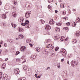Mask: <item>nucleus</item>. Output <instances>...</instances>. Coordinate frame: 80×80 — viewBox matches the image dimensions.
I'll return each mask as SVG.
<instances>
[{"mask_svg":"<svg viewBox=\"0 0 80 80\" xmlns=\"http://www.w3.org/2000/svg\"><path fill=\"white\" fill-rule=\"evenodd\" d=\"M55 30L56 32H60V28H58V27L55 28Z\"/></svg>","mask_w":80,"mask_h":80,"instance_id":"17","label":"nucleus"},{"mask_svg":"<svg viewBox=\"0 0 80 80\" xmlns=\"http://www.w3.org/2000/svg\"><path fill=\"white\" fill-rule=\"evenodd\" d=\"M40 22H41V23L42 24H43L44 23H45V21H44L43 20L41 19L40 20Z\"/></svg>","mask_w":80,"mask_h":80,"instance_id":"28","label":"nucleus"},{"mask_svg":"<svg viewBox=\"0 0 80 80\" xmlns=\"http://www.w3.org/2000/svg\"><path fill=\"white\" fill-rule=\"evenodd\" d=\"M49 23L50 25H53L54 24L55 22L53 21V19H52L49 21Z\"/></svg>","mask_w":80,"mask_h":80,"instance_id":"10","label":"nucleus"},{"mask_svg":"<svg viewBox=\"0 0 80 80\" xmlns=\"http://www.w3.org/2000/svg\"><path fill=\"white\" fill-rule=\"evenodd\" d=\"M26 59H24V61H23L22 63H25L26 62Z\"/></svg>","mask_w":80,"mask_h":80,"instance_id":"46","label":"nucleus"},{"mask_svg":"<svg viewBox=\"0 0 80 80\" xmlns=\"http://www.w3.org/2000/svg\"><path fill=\"white\" fill-rule=\"evenodd\" d=\"M50 40L49 39H48L47 40V43H48V42H50Z\"/></svg>","mask_w":80,"mask_h":80,"instance_id":"44","label":"nucleus"},{"mask_svg":"<svg viewBox=\"0 0 80 80\" xmlns=\"http://www.w3.org/2000/svg\"><path fill=\"white\" fill-rule=\"evenodd\" d=\"M60 38V36L58 35H55L54 36V39L55 40H59V41H60L59 40Z\"/></svg>","mask_w":80,"mask_h":80,"instance_id":"4","label":"nucleus"},{"mask_svg":"<svg viewBox=\"0 0 80 80\" xmlns=\"http://www.w3.org/2000/svg\"><path fill=\"white\" fill-rule=\"evenodd\" d=\"M60 53L63 56H65V55H66V54H65V51L63 50L62 49H61Z\"/></svg>","mask_w":80,"mask_h":80,"instance_id":"5","label":"nucleus"},{"mask_svg":"<svg viewBox=\"0 0 80 80\" xmlns=\"http://www.w3.org/2000/svg\"><path fill=\"white\" fill-rule=\"evenodd\" d=\"M52 47V44H49L47 46V48H49V47Z\"/></svg>","mask_w":80,"mask_h":80,"instance_id":"31","label":"nucleus"},{"mask_svg":"<svg viewBox=\"0 0 80 80\" xmlns=\"http://www.w3.org/2000/svg\"><path fill=\"white\" fill-rule=\"evenodd\" d=\"M55 12L56 13H57L58 12V11H57V10H55Z\"/></svg>","mask_w":80,"mask_h":80,"instance_id":"59","label":"nucleus"},{"mask_svg":"<svg viewBox=\"0 0 80 80\" xmlns=\"http://www.w3.org/2000/svg\"><path fill=\"white\" fill-rule=\"evenodd\" d=\"M36 50L37 52H40V48H36Z\"/></svg>","mask_w":80,"mask_h":80,"instance_id":"24","label":"nucleus"},{"mask_svg":"<svg viewBox=\"0 0 80 80\" xmlns=\"http://www.w3.org/2000/svg\"><path fill=\"white\" fill-rule=\"evenodd\" d=\"M62 38H64V37H61V39H59V40H61V41H63V39H62Z\"/></svg>","mask_w":80,"mask_h":80,"instance_id":"34","label":"nucleus"},{"mask_svg":"<svg viewBox=\"0 0 80 80\" xmlns=\"http://www.w3.org/2000/svg\"><path fill=\"white\" fill-rule=\"evenodd\" d=\"M23 69L27 71L28 70V66H27L24 65L23 68Z\"/></svg>","mask_w":80,"mask_h":80,"instance_id":"11","label":"nucleus"},{"mask_svg":"<svg viewBox=\"0 0 80 80\" xmlns=\"http://www.w3.org/2000/svg\"><path fill=\"white\" fill-rule=\"evenodd\" d=\"M12 15L13 16V17H15L16 16H17V14H16V12H13L12 13Z\"/></svg>","mask_w":80,"mask_h":80,"instance_id":"18","label":"nucleus"},{"mask_svg":"<svg viewBox=\"0 0 80 80\" xmlns=\"http://www.w3.org/2000/svg\"><path fill=\"white\" fill-rule=\"evenodd\" d=\"M76 23H78V22H80V19L79 18H77L76 20Z\"/></svg>","mask_w":80,"mask_h":80,"instance_id":"16","label":"nucleus"},{"mask_svg":"<svg viewBox=\"0 0 80 80\" xmlns=\"http://www.w3.org/2000/svg\"><path fill=\"white\" fill-rule=\"evenodd\" d=\"M11 25L12 27H13V28H16L17 27V25L16 24H13V22H12L11 23Z\"/></svg>","mask_w":80,"mask_h":80,"instance_id":"14","label":"nucleus"},{"mask_svg":"<svg viewBox=\"0 0 80 80\" xmlns=\"http://www.w3.org/2000/svg\"><path fill=\"white\" fill-rule=\"evenodd\" d=\"M30 14H31V11H29V12H27L25 13V16L26 18H28V17H30Z\"/></svg>","mask_w":80,"mask_h":80,"instance_id":"3","label":"nucleus"},{"mask_svg":"<svg viewBox=\"0 0 80 80\" xmlns=\"http://www.w3.org/2000/svg\"><path fill=\"white\" fill-rule=\"evenodd\" d=\"M54 48V47H52L51 48V50H53V48Z\"/></svg>","mask_w":80,"mask_h":80,"instance_id":"50","label":"nucleus"},{"mask_svg":"<svg viewBox=\"0 0 80 80\" xmlns=\"http://www.w3.org/2000/svg\"><path fill=\"white\" fill-rule=\"evenodd\" d=\"M58 68H60V64H58Z\"/></svg>","mask_w":80,"mask_h":80,"instance_id":"41","label":"nucleus"},{"mask_svg":"<svg viewBox=\"0 0 80 80\" xmlns=\"http://www.w3.org/2000/svg\"><path fill=\"white\" fill-rule=\"evenodd\" d=\"M26 50V47L24 46H22L21 48V52H25Z\"/></svg>","mask_w":80,"mask_h":80,"instance_id":"6","label":"nucleus"},{"mask_svg":"<svg viewBox=\"0 0 80 80\" xmlns=\"http://www.w3.org/2000/svg\"><path fill=\"white\" fill-rule=\"evenodd\" d=\"M66 24L67 26H69L70 25V23L69 22H68L67 23H66Z\"/></svg>","mask_w":80,"mask_h":80,"instance_id":"36","label":"nucleus"},{"mask_svg":"<svg viewBox=\"0 0 80 80\" xmlns=\"http://www.w3.org/2000/svg\"><path fill=\"white\" fill-rule=\"evenodd\" d=\"M63 29H64L65 30H68V28L67 27H65Z\"/></svg>","mask_w":80,"mask_h":80,"instance_id":"40","label":"nucleus"},{"mask_svg":"<svg viewBox=\"0 0 80 80\" xmlns=\"http://www.w3.org/2000/svg\"><path fill=\"white\" fill-rule=\"evenodd\" d=\"M45 29L46 30H50L51 29V27L49 25H47Z\"/></svg>","mask_w":80,"mask_h":80,"instance_id":"7","label":"nucleus"},{"mask_svg":"<svg viewBox=\"0 0 80 80\" xmlns=\"http://www.w3.org/2000/svg\"><path fill=\"white\" fill-rule=\"evenodd\" d=\"M13 10H16V7H13Z\"/></svg>","mask_w":80,"mask_h":80,"instance_id":"54","label":"nucleus"},{"mask_svg":"<svg viewBox=\"0 0 80 80\" xmlns=\"http://www.w3.org/2000/svg\"><path fill=\"white\" fill-rule=\"evenodd\" d=\"M59 49V48L58 47H57L55 49V51H57Z\"/></svg>","mask_w":80,"mask_h":80,"instance_id":"35","label":"nucleus"},{"mask_svg":"<svg viewBox=\"0 0 80 80\" xmlns=\"http://www.w3.org/2000/svg\"><path fill=\"white\" fill-rule=\"evenodd\" d=\"M18 30H19V32H23V29L20 28H18Z\"/></svg>","mask_w":80,"mask_h":80,"instance_id":"19","label":"nucleus"},{"mask_svg":"<svg viewBox=\"0 0 80 80\" xmlns=\"http://www.w3.org/2000/svg\"><path fill=\"white\" fill-rule=\"evenodd\" d=\"M14 72L16 74H19L20 73V71L18 69H15L14 70Z\"/></svg>","mask_w":80,"mask_h":80,"instance_id":"8","label":"nucleus"},{"mask_svg":"<svg viewBox=\"0 0 80 80\" xmlns=\"http://www.w3.org/2000/svg\"><path fill=\"white\" fill-rule=\"evenodd\" d=\"M68 40V38H67L66 39H65V41H67Z\"/></svg>","mask_w":80,"mask_h":80,"instance_id":"57","label":"nucleus"},{"mask_svg":"<svg viewBox=\"0 0 80 80\" xmlns=\"http://www.w3.org/2000/svg\"><path fill=\"white\" fill-rule=\"evenodd\" d=\"M2 25L3 26H4V27H6V25L4 23H2Z\"/></svg>","mask_w":80,"mask_h":80,"instance_id":"48","label":"nucleus"},{"mask_svg":"<svg viewBox=\"0 0 80 80\" xmlns=\"http://www.w3.org/2000/svg\"><path fill=\"white\" fill-rule=\"evenodd\" d=\"M17 60H18L20 61V59H16V61H17V62H18V61H17Z\"/></svg>","mask_w":80,"mask_h":80,"instance_id":"55","label":"nucleus"},{"mask_svg":"<svg viewBox=\"0 0 80 80\" xmlns=\"http://www.w3.org/2000/svg\"><path fill=\"white\" fill-rule=\"evenodd\" d=\"M64 58L62 59H61V61L62 62H63V61H64Z\"/></svg>","mask_w":80,"mask_h":80,"instance_id":"51","label":"nucleus"},{"mask_svg":"<svg viewBox=\"0 0 80 80\" xmlns=\"http://www.w3.org/2000/svg\"><path fill=\"white\" fill-rule=\"evenodd\" d=\"M77 62L74 60H72L71 63V65L73 67H75V66H77Z\"/></svg>","mask_w":80,"mask_h":80,"instance_id":"2","label":"nucleus"},{"mask_svg":"<svg viewBox=\"0 0 80 80\" xmlns=\"http://www.w3.org/2000/svg\"><path fill=\"white\" fill-rule=\"evenodd\" d=\"M2 5V1H0V5Z\"/></svg>","mask_w":80,"mask_h":80,"instance_id":"63","label":"nucleus"},{"mask_svg":"<svg viewBox=\"0 0 80 80\" xmlns=\"http://www.w3.org/2000/svg\"><path fill=\"white\" fill-rule=\"evenodd\" d=\"M56 25H58V26H62V23L61 22H59L58 23H57L56 24Z\"/></svg>","mask_w":80,"mask_h":80,"instance_id":"26","label":"nucleus"},{"mask_svg":"<svg viewBox=\"0 0 80 80\" xmlns=\"http://www.w3.org/2000/svg\"><path fill=\"white\" fill-rule=\"evenodd\" d=\"M65 7V6H64V4H62L61 6V7H62V8H64Z\"/></svg>","mask_w":80,"mask_h":80,"instance_id":"43","label":"nucleus"},{"mask_svg":"<svg viewBox=\"0 0 80 80\" xmlns=\"http://www.w3.org/2000/svg\"><path fill=\"white\" fill-rule=\"evenodd\" d=\"M62 13H63V15H65V14H66V12H63Z\"/></svg>","mask_w":80,"mask_h":80,"instance_id":"60","label":"nucleus"},{"mask_svg":"<svg viewBox=\"0 0 80 80\" xmlns=\"http://www.w3.org/2000/svg\"><path fill=\"white\" fill-rule=\"evenodd\" d=\"M45 53H48V51H46V50H45L44 51Z\"/></svg>","mask_w":80,"mask_h":80,"instance_id":"45","label":"nucleus"},{"mask_svg":"<svg viewBox=\"0 0 80 80\" xmlns=\"http://www.w3.org/2000/svg\"><path fill=\"white\" fill-rule=\"evenodd\" d=\"M8 60V58H6L5 59V61L7 62V61Z\"/></svg>","mask_w":80,"mask_h":80,"instance_id":"52","label":"nucleus"},{"mask_svg":"<svg viewBox=\"0 0 80 80\" xmlns=\"http://www.w3.org/2000/svg\"><path fill=\"white\" fill-rule=\"evenodd\" d=\"M41 8H42V7L41 8L40 7H37V8H38V9H40Z\"/></svg>","mask_w":80,"mask_h":80,"instance_id":"56","label":"nucleus"},{"mask_svg":"<svg viewBox=\"0 0 80 80\" xmlns=\"http://www.w3.org/2000/svg\"><path fill=\"white\" fill-rule=\"evenodd\" d=\"M1 17L2 18H3V19H5L7 17V16H5V14H1Z\"/></svg>","mask_w":80,"mask_h":80,"instance_id":"13","label":"nucleus"},{"mask_svg":"<svg viewBox=\"0 0 80 80\" xmlns=\"http://www.w3.org/2000/svg\"><path fill=\"white\" fill-rule=\"evenodd\" d=\"M28 23H29V21L28 20H27L25 22V24L26 25H28Z\"/></svg>","mask_w":80,"mask_h":80,"instance_id":"23","label":"nucleus"},{"mask_svg":"<svg viewBox=\"0 0 80 80\" xmlns=\"http://www.w3.org/2000/svg\"><path fill=\"white\" fill-rule=\"evenodd\" d=\"M72 42H72V43H77V40H76V39H74Z\"/></svg>","mask_w":80,"mask_h":80,"instance_id":"30","label":"nucleus"},{"mask_svg":"<svg viewBox=\"0 0 80 80\" xmlns=\"http://www.w3.org/2000/svg\"><path fill=\"white\" fill-rule=\"evenodd\" d=\"M25 27L27 28H29V25H26L25 26Z\"/></svg>","mask_w":80,"mask_h":80,"instance_id":"47","label":"nucleus"},{"mask_svg":"<svg viewBox=\"0 0 80 80\" xmlns=\"http://www.w3.org/2000/svg\"><path fill=\"white\" fill-rule=\"evenodd\" d=\"M29 45L31 47H33V45H32V44L30 43L29 44Z\"/></svg>","mask_w":80,"mask_h":80,"instance_id":"49","label":"nucleus"},{"mask_svg":"<svg viewBox=\"0 0 80 80\" xmlns=\"http://www.w3.org/2000/svg\"><path fill=\"white\" fill-rule=\"evenodd\" d=\"M21 58L22 59H23L24 58V57L23 56H22Z\"/></svg>","mask_w":80,"mask_h":80,"instance_id":"62","label":"nucleus"},{"mask_svg":"<svg viewBox=\"0 0 80 80\" xmlns=\"http://www.w3.org/2000/svg\"><path fill=\"white\" fill-rule=\"evenodd\" d=\"M52 57H54L55 56V54L54 53H52Z\"/></svg>","mask_w":80,"mask_h":80,"instance_id":"53","label":"nucleus"},{"mask_svg":"<svg viewBox=\"0 0 80 80\" xmlns=\"http://www.w3.org/2000/svg\"><path fill=\"white\" fill-rule=\"evenodd\" d=\"M19 38L20 39H23L24 38V36L23 35L20 34L19 35Z\"/></svg>","mask_w":80,"mask_h":80,"instance_id":"15","label":"nucleus"},{"mask_svg":"<svg viewBox=\"0 0 80 80\" xmlns=\"http://www.w3.org/2000/svg\"><path fill=\"white\" fill-rule=\"evenodd\" d=\"M48 8L50 10H52V7H51L50 5H49L48 6Z\"/></svg>","mask_w":80,"mask_h":80,"instance_id":"32","label":"nucleus"},{"mask_svg":"<svg viewBox=\"0 0 80 80\" xmlns=\"http://www.w3.org/2000/svg\"><path fill=\"white\" fill-rule=\"evenodd\" d=\"M31 42V40L30 39H27L26 41V42L28 43V42Z\"/></svg>","mask_w":80,"mask_h":80,"instance_id":"27","label":"nucleus"},{"mask_svg":"<svg viewBox=\"0 0 80 80\" xmlns=\"http://www.w3.org/2000/svg\"><path fill=\"white\" fill-rule=\"evenodd\" d=\"M20 53L19 52H16V55H18Z\"/></svg>","mask_w":80,"mask_h":80,"instance_id":"39","label":"nucleus"},{"mask_svg":"<svg viewBox=\"0 0 80 80\" xmlns=\"http://www.w3.org/2000/svg\"><path fill=\"white\" fill-rule=\"evenodd\" d=\"M24 20V19L23 18L21 17L19 19L18 21V22H20L21 23H22V22H23Z\"/></svg>","mask_w":80,"mask_h":80,"instance_id":"9","label":"nucleus"},{"mask_svg":"<svg viewBox=\"0 0 80 80\" xmlns=\"http://www.w3.org/2000/svg\"><path fill=\"white\" fill-rule=\"evenodd\" d=\"M37 78H40V76H38V77H37Z\"/></svg>","mask_w":80,"mask_h":80,"instance_id":"61","label":"nucleus"},{"mask_svg":"<svg viewBox=\"0 0 80 80\" xmlns=\"http://www.w3.org/2000/svg\"><path fill=\"white\" fill-rule=\"evenodd\" d=\"M3 73L2 72H0V78H2L3 80H7L8 78V76L7 74H4L2 75Z\"/></svg>","mask_w":80,"mask_h":80,"instance_id":"1","label":"nucleus"},{"mask_svg":"<svg viewBox=\"0 0 80 80\" xmlns=\"http://www.w3.org/2000/svg\"><path fill=\"white\" fill-rule=\"evenodd\" d=\"M8 42H10V43H12L13 42V40L12 39H9L8 40Z\"/></svg>","mask_w":80,"mask_h":80,"instance_id":"29","label":"nucleus"},{"mask_svg":"<svg viewBox=\"0 0 80 80\" xmlns=\"http://www.w3.org/2000/svg\"><path fill=\"white\" fill-rule=\"evenodd\" d=\"M21 25H22V26H25V25H26L25 23H22Z\"/></svg>","mask_w":80,"mask_h":80,"instance_id":"37","label":"nucleus"},{"mask_svg":"<svg viewBox=\"0 0 80 80\" xmlns=\"http://www.w3.org/2000/svg\"><path fill=\"white\" fill-rule=\"evenodd\" d=\"M8 50L7 49H6L4 50V53H5V54H7V53H8Z\"/></svg>","mask_w":80,"mask_h":80,"instance_id":"25","label":"nucleus"},{"mask_svg":"<svg viewBox=\"0 0 80 80\" xmlns=\"http://www.w3.org/2000/svg\"><path fill=\"white\" fill-rule=\"evenodd\" d=\"M77 24V23H75V22H74V23H73V24H72V26L73 27H75V26H76V25Z\"/></svg>","mask_w":80,"mask_h":80,"instance_id":"33","label":"nucleus"},{"mask_svg":"<svg viewBox=\"0 0 80 80\" xmlns=\"http://www.w3.org/2000/svg\"><path fill=\"white\" fill-rule=\"evenodd\" d=\"M80 32L78 31H77L75 35L77 36V37H79V35H80Z\"/></svg>","mask_w":80,"mask_h":80,"instance_id":"20","label":"nucleus"},{"mask_svg":"<svg viewBox=\"0 0 80 80\" xmlns=\"http://www.w3.org/2000/svg\"><path fill=\"white\" fill-rule=\"evenodd\" d=\"M18 80H26V78L25 77L21 78L18 79Z\"/></svg>","mask_w":80,"mask_h":80,"instance_id":"21","label":"nucleus"},{"mask_svg":"<svg viewBox=\"0 0 80 80\" xmlns=\"http://www.w3.org/2000/svg\"><path fill=\"white\" fill-rule=\"evenodd\" d=\"M36 56H37V54H36V53H35L34 54L32 55L30 58H32L34 59V58H36Z\"/></svg>","mask_w":80,"mask_h":80,"instance_id":"12","label":"nucleus"},{"mask_svg":"<svg viewBox=\"0 0 80 80\" xmlns=\"http://www.w3.org/2000/svg\"><path fill=\"white\" fill-rule=\"evenodd\" d=\"M43 34L44 35H50V33L49 32H47L46 33H45V32H43Z\"/></svg>","mask_w":80,"mask_h":80,"instance_id":"22","label":"nucleus"},{"mask_svg":"<svg viewBox=\"0 0 80 80\" xmlns=\"http://www.w3.org/2000/svg\"><path fill=\"white\" fill-rule=\"evenodd\" d=\"M37 74H35V77L36 78H37Z\"/></svg>","mask_w":80,"mask_h":80,"instance_id":"58","label":"nucleus"},{"mask_svg":"<svg viewBox=\"0 0 80 80\" xmlns=\"http://www.w3.org/2000/svg\"><path fill=\"white\" fill-rule=\"evenodd\" d=\"M64 80H67V78H64Z\"/></svg>","mask_w":80,"mask_h":80,"instance_id":"64","label":"nucleus"},{"mask_svg":"<svg viewBox=\"0 0 80 80\" xmlns=\"http://www.w3.org/2000/svg\"><path fill=\"white\" fill-rule=\"evenodd\" d=\"M4 46L5 47H7V44L6 43H5L4 44Z\"/></svg>","mask_w":80,"mask_h":80,"instance_id":"42","label":"nucleus"},{"mask_svg":"<svg viewBox=\"0 0 80 80\" xmlns=\"http://www.w3.org/2000/svg\"><path fill=\"white\" fill-rule=\"evenodd\" d=\"M2 67L3 69L5 68V65L4 64H3L2 65Z\"/></svg>","mask_w":80,"mask_h":80,"instance_id":"38","label":"nucleus"}]
</instances>
